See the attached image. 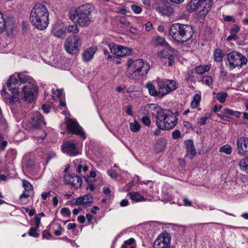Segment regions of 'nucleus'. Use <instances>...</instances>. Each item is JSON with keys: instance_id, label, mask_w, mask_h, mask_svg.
Returning a JSON list of instances; mask_svg holds the SVG:
<instances>
[{"instance_id": "nucleus-1", "label": "nucleus", "mask_w": 248, "mask_h": 248, "mask_svg": "<svg viewBox=\"0 0 248 248\" xmlns=\"http://www.w3.org/2000/svg\"><path fill=\"white\" fill-rule=\"evenodd\" d=\"M31 24L37 29H46L49 23V12L44 4H36L32 9L30 16Z\"/></svg>"}, {"instance_id": "nucleus-2", "label": "nucleus", "mask_w": 248, "mask_h": 248, "mask_svg": "<svg viewBox=\"0 0 248 248\" xmlns=\"http://www.w3.org/2000/svg\"><path fill=\"white\" fill-rule=\"evenodd\" d=\"M126 76L131 79H140L145 76L150 69L149 63L142 59L133 61L129 59L127 62Z\"/></svg>"}, {"instance_id": "nucleus-3", "label": "nucleus", "mask_w": 248, "mask_h": 248, "mask_svg": "<svg viewBox=\"0 0 248 248\" xmlns=\"http://www.w3.org/2000/svg\"><path fill=\"white\" fill-rule=\"evenodd\" d=\"M169 32L174 41L183 44L192 38L194 31L190 25L174 23L170 26Z\"/></svg>"}, {"instance_id": "nucleus-4", "label": "nucleus", "mask_w": 248, "mask_h": 248, "mask_svg": "<svg viewBox=\"0 0 248 248\" xmlns=\"http://www.w3.org/2000/svg\"><path fill=\"white\" fill-rule=\"evenodd\" d=\"M92 6L89 4L80 6L78 8L71 10L69 17L71 20L77 22L81 27H87L91 22Z\"/></svg>"}, {"instance_id": "nucleus-5", "label": "nucleus", "mask_w": 248, "mask_h": 248, "mask_svg": "<svg viewBox=\"0 0 248 248\" xmlns=\"http://www.w3.org/2000/svg\"><path fill=\"white\" fill-rule=\"evenodd\" d=\"M247 62L248 59L237 51H232L227 55L226 64L230 69H233L237 67H242Z\"/></svg>"}, {"instance_id": "nucleus-6", "label": "nucleus", "mask_w": 248, "mask_h": 248, "mask_svg": "<svg viewBox=\"0 0 248 248\" xmlns=\"http://www.w3.org/2000/svg\"><path fill=\"white\" fill-rule=\"evenodd\" d=\"M81 45V39L79 35H71L67 38L64 43L66 51L73 55L78 53Z\"/></svg>"}, {"instance_id": "nucleus-7", "label": "nucleus", "mask_w": 248, "mask_h": 248, "mask_svg": "<svg viewBox=\"0 0 248 248\" xmlns=\"http://www.w3.org/2000/svg\"><path fill=\"white\" fill-rule=\"evenodd\" d=\"M108 46L111 53H112L116 58L129 56L132 55L133 53V50L132 49L114 43L109 44Z\"/></svg>"}, {"instance_id": "nucleus-8", "label": "nucleus", "mask_w": 248, "mask_h": 248, "mask_svg": "<svg viewBox=\"0 0 248 248\" xmlns=\"http://www.w3.org/2000/svg\"><path fill=\"white\" fill-rule=\"evenodd\" d=\"M67 130L70 133L80 136L83 139H85V133L82 130V127L79 125L78 122L74 119L66 118L65 120Z\"/></svg>"}, {"instance_id": "nucleus-9", "label": "nucleus", "mask_w": 248, "mask_h": 248, "mask_svg": "<svg viewBox=\"0 0 248 248\" xmlns=\"http://www.w3.org/2000/svg\"><path fill=\"white\" fill-rule=\"evenodd\" d=\"M38 91V88L35 83L27 84L22 88L23 98L28 102H32L34 97V93Z\"/></svg>"}, {"instance_id": "nucleus-10", "label": "nucleus", "mask_w": 248, "mask_h": 248, "mask_svg": "<svg viewBox=\"0 0 248 248\" xmlns=\"http://www.w3.org/2000/svg\"><path fill=\"white\" fill-rule=\"evenodd\" d=\"M62 151L70 156H76L81 154L78 144L71 141H68L63 144Z\"/></svg>"}, {"instance_id": "nucleus-11", "label": "nucleus", "mask_w": 248, "mask_h": 248, "mask_svg": "<svg viewBox=\"0 0 248 248\" xmlns=\"http://www.w3.org/2000/svg\"><path fill=\"white\" fill-rule=\"evenodd\" d=\"M156 11L163 16H170L173 13L171 4L168 1H161L158 3L155 7Z\"/></svg>"}, {"instance_id": "nucleus-12", "label": "nucleus", "mask_w": 248, "mask_h": 248, "mask_svg": "<svg viewBox=\"0 0 248 248\" xmlns=\"http://www.w3.org/2000/svg\"><path fill=\"white\" fill-rule=\"evenodd\" d=\"M237 148L238 153L241 156L248 155V138L240 137L237 138Z\"/></svg>"}, {"instance_id": "nucleus-13", "label": "nucleus", "mask_w": 248, "mask_h": 248, "mask_svg": "<svg viewBox=\"0 0 248 248\" xmlns=\"http://www.w3.org/2000/svg\"><path fill=\"white\" fill-rule=\"evenodd\" d=\"M52 34L57 38L63 39L66 36L64 25L62 23H56L52 30Z\"/></svg>"}, {"instance_id": "nucleus-14", "label": "nucleus", "mask_w": 248, "mask_h": 248, "mask_svg": "<svg viewBox=\"0 0 248 248\" xmlns=\"http://www.w3.org/2000/svg\"><path fill=\"white\" fill-rule=\"evenodd\" d=\"M64 179L66 184L71 185L76 188L80 187L82 184L81 178L77 175L68 174L64 176Z\"/></svg>"}, {"instance_id": "nucleus-15", "label": "nucleus", "mask_w": 248, "mask_h": 248, "mask_svg": "<svg viewBox=\"0 0 248 248\" xmlns=\"http://www.w3.org/2000/svg\"><path fill=\"white\" fill-rule=\"evenodd\" d=\"M31 124L32 127L35 129H39L42 125L46 124L43 115L39 112L33 114Z\"/></svg>"}, {"instance_id": "nucleus-16", "label": "nucleus", "mask_w": 248, "mask_h": 248, "mask_svg": "<svg viewBox=\"0 0 248 248\" xmlns=\"http://www.w3.org/2000/svg\"><path fill=\"white\" fill-rule=\"evenodd\" d=\"M15 75H15H11L7 79L6 86L13 94L18 95L19 88H17L15 87V85L18 82V80L17 78L16 77Z\"/></svg>"}, {"instance_id": "nucleus-17", "label": "nucleus", "mask_w": 248, "mask_h": 248, "mask_svg": "<svg viewBox=\"0 0 248 248\" xmlns=\"http://www.w3.org/2000/svg\"><path fill=\"white\" fill-rule=\"evenodd\" d=\"M177 124V118L175 116L170 115L168 119L165 121V124L160 125L162 127L161 130H169L174 127Z\"/></svg>"}, {"instance_id": "nucleus-18", "label": "nucleus", "mask_w": 248, "mask_h": 248, "mask_svg": "<svg viewBox=\"0 0 248 248\" xmlns=\"http://www.w3.org/2000/svg\"><path fill=\"white\" fill-rule=\"evenodd\" d=\"M213 2L212 0H204L200 1L199 5L196 6L195 10L200 9V11L203 12V14H207L211 10Z\"/></svg>"}, {"instance_id": "nucleus-19", "label": "nucleus", "mask_w": 248, "mask_h": 248, "mask_svg": "<svg viewBox=\"0 0 248 248\" xmlns=\"http://www.w3.org/2000/svg\"><path fill=\"white\" fill-rule=\"evenodd\" d=\"M170 115H167L165 113L164 110L162 112H160L159 115L155 116V118L156 119V125L158 128L161 130L162 127L160 125L165 124V121L168 119Z\"/></svg>"}, {"instance_id": "nucleus-20", "label": "nucleus", "mask_w": 248, "mask_h": 248, "mask_svg": "<svg viewBox=\"0 0 248 248\" xmlns=\"http://www.w3.org/2000/svg\"><path fill=\"white\" fill-rule=\"evenodd\" d=\"M157 83L159 93L161 94L162 97L168 94L166 79H157Z\"/></svg>"}, {"instance_id": "nucleus-21", "label": "nucleus", "mask_w": 248, "mask_h": 248, "mask_svg": "<svg viewBox=\"0 0 248 248\" xmlns=\"http://www.w3.org/2000/svg\"><path fill=\"white\" fill-rule=\"evenodd\" d=\"M185 145L187 154H189L190 155L191 159L193 158L196 154V152L194 146L193 141L191 140L186 141Z\"/></svg>"}, {"instance_id": "nucleus-22", "label": "nucleus", "mask_w": 248, "mask_h": 248, "mask_svg": "<svg viewBox=\"0 0 248 248\" xmlns=\"http://www.w3.org/2000/svg\"><path fill=\"white\" fill-rule=\"evenodd\" d=\"M96 51L95 49L93 47H90L84 51L82 54V58L84 62H89L91 61Z\"/></svg>"}, {"instance_id": "nucleus-23", "label": "nucleus", "mask_w": 248, "mask_h": 248, "mask_svg": "<svg viewBox=\"0 0 248 248\" xmlns=\"http://www.w3.org/2000/svg\"><path fill=\"white\" fill-rule=\"evenodd\" d=\"M17 75V78H18L19 80L22 83H34V82L32 78L28 75L25 74L24 73H18L16 74Z\"/></svg>"}, {"instance_id": "nucleus-24", "label": "nucleus", "mask_w": 248, "mask_h": 248, "mask_svg": "<svg viewBox=\"0 0 248 248\" xmlns=\"http://www.w3.org/2000/svg\"><path fill=\"white\" fill-rule=\"evenodd\" d=\"M145 87L148 90L149 94L155 97H161L162 95L159 93V90L157 91L155 87L151 83H148Z\"/></svg>"}, {"instance_id": "nucleus-25", "label": "nucleus", "mask_w": 248, "mask_h": 248, "mask_svg": "<svg viewBox=\"0 0 248 248\" xmlns=\"http://www.w3.org/2000/svg\"><path fill=\"white\" fill-rule=\"evenodd\" d=\"M156 241H161L167 245H170V237L167 233L160 234L156 239Z\"/></svg>"}, {"instance_id": "nucleus-26", "label": "nucleus", "mask_w": 248, "mask_h": 248, "mask_svg": "<svg viewBox=\"0 0 248 248\" xmlns=\"http://www.w3.org/2000/svg\"><path fill=\"white\" fill-rule=\"evenodd\" d=\"M224 54L223 52L219 48H216L214 52V61L216 62H219L223 61Z\"/></svg>"}, {"instance_id": "nucleus-27", "label": "nucleus", "mask_w": 248, "mask_h": 248, "mask_svg": "<svg viewBox=\"0 0 248 248\" xmlns=\"http://www.w3.org/2000/svg\"><path fill=\"white\" fill-rule=\"evenodd\" d=\"M128 195L132 201L135 202L145 201L144 199L140 193L137 192L133 191L128 193Z\"/></svg>"}, {"instance_id": "nucleus-28", "label": "nucleus", "mask_w": 248, "mask_h": 248, "mask_svg": "<svg viewBox=\"0 0 248 248\" xmlns=\"http://www.w3.org/2000/svg\"><path fill=\"white\" fill-rule=\"evenodd\" d=\"M166 86L168 89V93L172 92L178 88V83L173 80L166 79Z\"/></svg>"}, {"instance_id": "nucleus-29", "label": "nucleus", "mask_w": 248, "mask_h": 248, "mask_svg": "<svg viewBox=\"0 0 248 248\" xmlns=\"http://www.w3.org/2000/svg\"><path fill=\"white\" fill-rule=\"evenodd\" d=\"M164 110L156 104H151L149 106V111L153 115L157 116L160 112H162Z\"/></svg>"}, {"instance_id": "nucleus-30", "label": "nucleus", "mask_w": 248, "mask_h": 248, "mask_svg": "<svg viewBox=\"0 0 248 248\" xmlns=\"http://www.w3.org/2000/svg\"><path fill=\"white\" fill-rule=\"evenodd\" d=\"M166 50H162L161 52V57L168 60L169 66H171L174 63V58L172 54L167 53Z\"/></svg>"}, {"instance_id": "nucleus-31", "label": "nucleus", "mask_w": 248, "mask_h": 248, "mask_svg": "<svg viewBox=\"0 0 248 248\" xmlns=\"http://www.w3.org/2000/svg\"><path fill=\"white\" fill-rule=\"evenodd\" d=\"M89 169V167L87 164L84 163L83 162L80 161L76 169L77 172L80 174L81 176H83L82 172H86Z\"/></svg>"}, {"instance_id": "nucleus-32", "label": "nucleus", "mask_w": 248, "mask_h": 248, "mask_svg": "<svg viewBox=\"0 0 248 248\" xmlns=\"http://www.w3.org/2000/svg\"><path fill=\"white\" fill-rule=\"evenodd\" d=\"M213 94L216 95V98L221 103H224L228 96L227 93L225 92H219L217 93L214 92Z\"/></svg>"}, {"instance_id": "nucleus-33", "label": "nucleus", "mask_w": 248, "mask_h": 248, "mask_svg": "<svg viewBox=\"0 0 248 248\" xmlns=\"http://www.w3.org/2000/svg\"><path fill=\"white\" fill-rule=\"evenodd\" d=\"M7 27L6 21L3 14L0 12V33L5 31Z\"/></svg>"}, {"instance_id": "nucleus-34", "label": "nucleus", "mask_w": 248, "mask_h": 248, "mask_svg": "<svg viewBox=\"0 0 248 248\" xmlns=\"http://www.w3.org/2000/svg\"><path fill=\"white\" fill-rule=\"evenodd\" d=\"M239 166L243 171L248 172V156L240 161Z\"/></svg>"}, {"instance_id": "nucleus-35", "label": "nucleus", "mask_w": 248, "mask_h": 248, "mask_svg": "<svg viewBox=\"0 0 248 248\" xmlns=\"http://www.w3.org/2000/svg\"><path fill=\"white\" fill-rule=\"evenodd\" d=\"M83 202V205L87 206L93 203V197L89 194L82 197Z\"/></svg>"}, {"instance_id": "nucleus-36", "label": "nucleus", "mask_w": 248, "mask_h": 248, "mask_svg": "<svg viewBox=\"0 0 248 248\" xmlns=\"http://www.w3.org/2000/svg\"><path fill=\"white\" fill-rule=\"evenodd\" d=\"M130 129L133 132H137L140 129V125L138 121H135L130 124Z\"/></svg>"}, {"instance_id": "nucleus-37", "label": "nucleus", "mask_w": 248, "mask_h": 248, "mask_svg": "<svg viewBox=\"0 0 248 248\" xmlns=\"http://www.w3.org/2000/svg\"><path fill=\"white\" fill-rule=\"evenodd\" d=\"M224 111L226 114L229 115L233 116L237 118H239L241 116V113L238 111H234L230 108H225Z\"/></svg>"}, {"instance_id": "nucleus-38", "label": "nucleus", "mask_w": 248, "mask_h": 248, "mask_svg": "<svg viewBox=\"0 0 248 248\" xmlns=\"http://www.w3.org/2000/svg\"><path fill=\"white\" fill-rule=\"evenodd\" d=\"M219 152L224 153L227 155H230L232 152V148L231 145L226 144L219 148Z\"/></svg>"}, {"instance_id": "nucleus-39", "label": "nucleus", "mask_w": 248, "mask_h": 248, "mask_svg": "<svg viewBox=\"0 0 248 248\" xmlns=\"http://www.w3.org/2000/svg\"><path fill=\"white\" fill-rule=\"evenodd\" d=\"M22 182L23 186L24 188L25 191H27L28 192H31L33 190L32 185L28 181L23 180Z\"/></svg>"}, {"instance_id": "nucleus-40", "label": "nucleus", "mask_w": 248, "mask_h": 248, "mask_svg": "<svg viewBox=\"0 0 248 248\" xmlns=\"http://www.w3.org/2000/svg\"><path fill=\"white\" fill-rule=\"evenodd\" d=\"M134 242L135 239L133 238H131L124 241L121 248H135L134 246H131Z\"/></svg>"}, {"instance_id": "nucleus-41", "label": "nucleus", "mask_w": 248, "mask_h": 248, "mask_svg": "<svg viewBox=\"0 0 248 248\" xmlns=\"http://www.w3.org/2000/svg\"><path fill=\"white\" fill-rule=\"evenodd\" d=\"M202 81L205 85L210 86L213 84V78L209 76H204L202 78Z\"/></svg>"}, {"instance_id": "nucleus-42", "label": "nucleus", "mask_w": 248, "mask_h": 248, "mask_svg": "<svg viewBox=\"0 0 248 248\" xmlns=\"http://www.w3.org/2000/svg\"><path fill=\"white\" fill-rule=\"evenodd\" d=\"M66 29L67 31L69 32H72L73 33H77L78 32L79 30L78 29V26L76 24H73L71 25H69L68 27L65 28Z\"/></svg>"}, {"instance_id": "nucleus-43", "label": "nucleus", "mask_w": 248, "mask_h": 248, "mask_svg": "<svg viewBox=\"0 0 248 248\" xmlns=\"http://www.w3.org/2000/svg\"><path fill=\"white\" fill-rule=\"evenodd\" d=\"M156 45H159L162 46H168L169 44L166 40L162 37L157 36L155 40Z\"/></svg>"}, {"instance_id": "nucleus-44", "label": "nucleus", "mask_w": 248, "mask_h": 248, "mask_svg": "<svg viewBox=\"0 0 248 248\" xmlns=\"http://www.w3.org/2000/svg\"><path fill=\"white\" fill-rule=\"evenodd\" d=\"M7 141L4 140L2 135L0 133V150L4 151L7 145Z\"/></svg>"}, {"instance_id": "nucleus-45", "label": "nucleus", "mask_w": 248, "mask_h": 248, "mask_svg": "<svg viewBox=\"0 0 248 248\" xmlns=\"http://www.w3.org/2000/svg\"><path fill=\"white\" fill-rule=\"evenodd\" d=\"M169 247H171L170 245H167L163 243H161V241H156L155 240L154 243V248H168Z\"/></svg>"}, {"instance_id": "nucleus-46", "label": "nucleus", "mask_w": 248, "mask_h": 248, "mask_svg": "<svg viewBox=\"0 0 248 248\" xmlns=\"http://www.w3.org/2000/svg\"><path fill=\"white\" fill-rule=\"evenodd\" d=\"M38 228H36V227H31L29 232H28V234L32 237L37 238L39 236V234L37 232V230Z\"/></svg>"}, {"instance_id": "nucleus-47", "label": "nucleus", "mask_w": 248, "mask_h": 248, "mask_svg": "<svg viewBox=\"0 0 248 248\" xmlns=\"http://www.w3.org/2000/svg\"><path fill=\"white\" fill-rule=\"evenodd\" d=\"M71 203L73 205H83V199L82 197H80L78 198L73 199L71 201Z\"/></svg>"}, {"instance_id": "nucleus-48", "label": "nucleus", "mask_w": 248, "mask_h": 248, "mask_svg": "<svg viewBox=\"0 0 248 248\" xmlns=\"http://www.w3.org/2000/svg\"><path fill=\"white\" fill-rule=\"evenodd\" d=\"M206 68H208L207 69H204L202 66H198L195 69V72L197 74H202L204 73L206 71H208L210 70L209 66H206Z\"/></svg>"}, {"instance_id": "nucleus-49", "label": "nucleus", "mask_w": 248, "mask_h": 248, "mask_svg": "<svg viewBox=\"0 0 248 248\" xmlns=\"http://www.w3.org/2000/svg\"><path fill=\"white\" fill-rule=\"evenodd\" d=\"M9 101V103L10 105H13L17 102H19V99L18 97L15 96H11L8 99H7L6 101Z\"/></svg>"}, {"instance_id": "nucleus-50", "label": "nucleus", "mask_w": 248, "mask_h": 248, "mask_svg": "<svg viewBox=\"0 0 248 248\" xmlns=\"http://www.w3.org/2000/svg\"><path fill=\"white\" fill-rule=\"evenodd\" d=\"M131 7L133 11L136 14H139L142 11V8L140 6L133 4L131 5Z\"/></svg>"}, {"instance_id": "nucleus-51", "label": "nucleus", "mask_w": 248, "mask_h": 248, "mask_svg": "<svg viewBox=\"0 0 248 248\" xmlns=\"http://www.w3.org/2000/svg\"><path fill=\"white\" fill-rule=\"evenodd\" d=\"M141 122L146 126H149L151 124V120L147 116L142 117Z\"/></svg>"}, {"instance_id": "nucleus-52", "label": "nucleus", "mask_w": 248, "mask_h": 248, "mask_svg": "<svg viewBox=\"0 0 248 248\" xmlns=\"http://www.w3.org/2000/svg\"><path fill=\"white\" fill-rule=\"evenodd\" d=\"M61 213L65 216H70L71 215L70 210L66 207L62 208L61 210Z\"/></svg>"}, {"instance_id": "nucleus-53", "label": "nucleus", "mask_w": 248, "mask_h": 248, "mask_svg": "<svg viewBox=\"0 0 248 248\" xmlns=\"http://www.w3.org/2000/svg\"><path fill=\"white\" fill-rule=\"evenodd\" d=\"M108 174L111 178L114 179H116L118 177L116 172L112 170H108Z\"/></svg>"}, {"instance_id": "nucleus-54", "label": "nucleus", "mask_w": 248, "mask_h": 248, "mask_svg": "<svg viewBox=\"0 0 248 248\" xmlns=\"http://www.w3.org/2000/svg\"><path fill=\"white\" fill-rule=\"evenodd\" d=\"M119 21L121 23L125 26H128L130 25V22L127 20L126 18L124 16L120 18Z\"/></svg>"}, {"instance_id": "nucleus-55", "label": "nucleus", "mask_w": 248, "mask_h": 248, "mask_svg": "<svg viewBox=\"0 0 248 248\" xmlns=\"http://www.w3.org/2000/svg\"><path fill=\"white\" fill-rule=\"evenodd\" d=\"M42 236L43 238L49 239L51 238V235L49 231L46 230L42 232Z\"/></svg>"}, {"instance_id": "nucleus-56", "label": "nucleus", "mask_w": 248, "mask_h": 248, "mask_svg": "<svg viewBox=\"0 0 248 248\" xmlns=\"http://www.w3.org/2000/svg\"><path fill=\"white\" fill-rule=\"evenodd\" d=\"M181 136V133L179 130H175L172 133V137L173 139H177Z\"/></svg>"}, {"instance_id": "nucleus-57", "label": "nucleus", "mask_w": 248, "mask_h": 248, "mask_svg": "<svg viewBox=\"0 0 248 248\" xmlns=\"http://www.w3.org/2000/svg\"><path fill=\"white\" fill-rule=\"evenodd\" d=\"M117 12L119 14H121L123 15H125L127 13L128 11L126 9H125L124 8H122L120 7H118V8H117Z\"/></svg>"}, {"instance_id": "nucleus-58", "label": "nucleus", "mask_w": 248, "mask_h": 248, "mask_svg": "<svg viewBox=\"0 0 248 248\" xmlns=\"http://www.w3.org/2000/svg\"><path fill=\"white\" fill-rule=\"evenodd\" d=\"M58 227H59V230H56L54 232V234L56 236H59V235H61L62 232L64 231V229L61 226V225H59Z\"/></svg>"}, {"instance_id": "nucleus-59", "label": "nucleus", "mask_w": 248, "mask_h": 248, "mask_svg": "<svg viewBox=\"0 0 248 248\" xmlns=\"http://www.w3.org/2000/svg\"><path fill=\"white\" fill-rule=\"evenodd\" d=\"M223 19L226 22L232 21V22H235V19L231 16H225L223 17Z\"/></svg>"}, {"instance_id": "nucleus-60", "label": "nucleus", "mask_w": 248, "mask_h": 248, "mask_svg": "<svg viewBox=\"0 0 248 248\" xmlns=\"http://www.w3.org/2000/svg\"><path fill=\"white\" fill-rule=\"evenodd\" d=\"M240 31V27L237 25H234V27L231 29V33H234L236 34Z\"/></svg>"}, {"instance_id": "nucleus-61", "label": "nucleus", "mask_w": 248, "mask_h": 248, "mask_svg": "<svg viewBox=\"0 0 248 248\" xmlns=\"http://www.w3.org/2000/svg\"><path fill=\"white\" fill-rule=\"evenodd\" d=\"M201 99V95L198 94H196L193 97V101L197 103L199 105Z\"/></svg>"}, {"instance_id": "nucleus-62", "label": "nucleus", "mask_w": 248, "mask_h": 248, "mask_svg": "<svg viewBox=\"0 0 248 248\" xmlns=\"http://www.w3.org/2000/svg\"><path fill=\"white\" fill-rule=\"evenodd\" d=\"M208 119V117L206 116H205L204 117H202L200 118L199 123L201 125H203L206 124V121Z\"/></svg>"}, {"instance_id": "nucleus-63", "label": "nucleus", "mask_w": 248, "mask_h": 248, "mask_svg": "<svg viewBox=\"0 0 248 248\" xmlns=\"http://www.w3.org/2000/svg\"><path fill=\"white\" fill-rule=\"evenodd\" d=\"M153 28L152 24L150 22H148L145 24V30L146 31H150Z\"/></svg>"}, {"instance_id": "nucleus-64", "label": "nucleus", "mask_w": 248, "mask_h": 248, "mask_svg": "<svg viewBox=\"0 0 248 248\" xmlns=\"http://www.w3.org/2000/svg\"><path fill=\"white\" fill-rule=\"evenodd\" d=\"M183 201L185 206H191L192 205V202L187 198H184Z\"/></svg>"}]
</instances>
